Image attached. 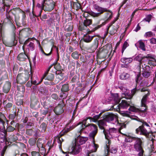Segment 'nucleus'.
I'll use <instances>...</instances> for the list:
<instances>
[{
    "mask_svg": "<svg viewBox=\"0 0 156 156\" xmlns=\"http://www.w3.org/2000/svg\"><path fill=\"white\" fill-rule=\"evenodd\" d=\"M139 90H140L141 92H147V93H145V95L143 96L141 101V107H144L145 108L143 109L142 110H140L139 109L136 108L134 106H131L129 110L133 112L141 111L143 112L147 110V107L146 105V101L147 100V97L150 95V91L148 90L147 88L143 87L142 88H138V87H135L131 90L130 94H129L127 92L126 93H123V94L125 96H123V97L126 99H131L132 98L133 95L135 93L137 92Z\"/></svg>",
    "mask_w": 156,
    "mask_h": 156,
    "instance_id": "obj_1",
    "label": "nucleus"
},
{
    "mask_svg": "<svg viewBox=\"0 0 156 156\" xmlns=\"http://www.w3.org/2000/svg\"><path fill=\"white\" fill-rule=\"evenodd\" d=\"M101 114L98 115L94 116L93 118L89 117L84 119L82 122H79L77 124V126L81 125L82 127H88V129L92 130L90 133L89 136L94 140V137L98 132V128L96 125L92 124L87 123V121L89 119V122H96L100 117Z\"/></svg>",
    "mask_w": 156,
    "mask_h": 156,
    "instance_id": "obj_2",
    "label": "nucleus"
},
{
    "mask_svg": "<svg viewBox=\"0 0 156 156\" xmlns=\"http://www.w3.org/2000/svg\"><path fill=\"white\" fill-rule=\"evenodd\" d=\"M118 131V130L114 128H110L109 131L103 130V133L105 136V138L107 140L106 142V150H105V153L106 154H107L108 153V149L109 148V145L111 143V139L112 138L113 134L115 133Z\"/></svg>",
    "mask_w": 156,
    "mask_h": 156,
    "instance_id": "obj_3",
    "label": "nucleus"
},
{
    "mask_svg": "<svg viewBox=\"0 0 156 156\" xmlns=\"http://www.w3.org/2000/svg\"><path fill=\"white\" fill-rule=\"evenodd\" d=\"M135 141L133 147L135 151L138 152V156H143L144 151L143 148L144 142L143 138L135 137L134 138Z\"/></svg>",
    "mask_w": 156,
    "mask_h": 156,
    "instance_id": "obj_4",
    "label": "nucleus"
},
{
    "mask_svg": "<svg viewBox=\"0 0 156 156\" xmlns=\"http://www.w3.org/2000/svg\"><path fill=\"white\" fill-rule=\"evenodd\" d=\"M55 3L52 0H43L42 6L45 11H51L54 8Z\"/></svg>",
    "mask_w": 156,
    "mask_h": 156,
    "instance_id": "obj_5",
    "label": "nucleus"
},
{
    "mask_svg": "<svg viewBox=\"0 0 156 156\" xmlns=\"http://www.w3.org/2000/svg\"><path fill=\"white\" fill-rule=\"evenodd\" d=\"M94 8L99 12L95 13L93 12H90V15L94 17H97L99 16L104 12L108 11L107 9L100 7L98 5H95L94 6Z\"/></svg>",
    "mask_w": 156,
    "mask_h": 156,
    "instance_id": "obj_6",
    "label": "nucleus"
},
{
    "mask_svg": "<svg viewBox=\"0 0 156 156\" xmlns=\"http://www.w3.org/2000/svg\"><path fill=\"white\" fill-rule=\"evenodd\" d=\"M80 125L82 129L78 131V133H80V135H78L76 138L75 139V143L80 146V145L85 144L88 138L85 137H82L80 136V135L82 133L83 129L85 128V127H82L81 125Z\"/></svg>",
    "mask_w": 156,
    "mask_h": 156,
    "instance_id": "obj_7",
    "label": "nucleus"
},
{
    "mask_svg": "<svg viewBox=\"0 0 156 156\" xmlns=\"http://www.w3.org/2000/svg\"><path fill=\"white\" fill-rule=\"evenodd\" d=\"M30 74L27 72L25 73L18 74L17 77V81L20 84H23L29 79Z\"/></svg>",
    "mask_w": 156,
    "mask_h": 156,
    "instance_id": "obj_8",
    "label": "nucleus"
},
{
    "mask_svg": "<svg viewBox=\"0 0 156 156\" xmlns=\"http://www.w3.org/2000/svg\"><path fill=\"white\" fill-rule=\"evenodd\" d=\"M117 20V19H116L115 20L109 24V25L107 29L106 35H107L108 33L109 30V33L111 35H112L115 33L117 31V29L119 27V26L117 24L113 26H112V25L113 24L115 23V22Z\"/></svg>",
    "mask_w": 156,
    "mask_h": 156,
    "instance_id": "obj_9",
    "label": "nucleus"
},
{
    "mask_svg": "<svg viewBox=\"0 0 156 156\" xmlns=\"http://www.w3.org/2000/svg\"><path fill=\"white\" fill-rule=\"evenodd\" d=\"M93 140V143L92 145L89 146V150H87V156H95V154L93 153L96 151L98 147V145L94 143V139Z\"/></svg>",
    "mask_w": 156,
    "mask_h": 156,
    "instance_id": "obj_10",
    "label": "nucleus"
},
{
    "mask_svg": "<svg viewBox=\"0 0 156 156\" xmlns=\"http://www.w3.org/2000/svg\"><path fill=\"white\" fill-rule=\"evenodd\" d=\"M81 150L80 146L74 143L73 146L69 148V153L73 154H76L79 153Z\"/></svg>",
    "mask_w": 156,
    "mask_h": 156,
    "instance_id": "obj_11",
    "label": "nucleus"
},
{
    "mask_svg": "<svg viewBox=\"0 0 156 156\" xmlns=\"http://www.w3.org/2000/svg\"><path fill=\"white\" fill-rule=\"evenodd\" d=\"M104 119L107 122L112 121L114 119H115V124L116 125H117L119 124V121L117 120L116 116L113 114H108L105 115L104 117Z\"/></svg>",
    "mask_w": 156,
    "mask_h": 156,
    "instance_id": "obj_12",
    "label": "nucleus"
},
{
    "mask_svg": "<svg viewBox=\"0 0 156 156\" xmlns=\"http://www.w3.org/2000/svg\"><path fill=\"white\" fill-rule=\"evenodd\" d=\"M136 133L137 134L145 136L146 137H148L149 133L147 130L143 126H140L136 129Z\"/></svg>",
    "mask_w": 156,
    "mask_h": 156,
    "instance_id": "obj_13",
    "label": "nucleus"
},
{
    "mask_svg": "<svg viewBox=\"0 0 156 156\" xmlns=\"http://www.w3.org/2000/svg\"><path fill=\"white\" fill-rule=\"evenodd\" d=\"M65 106L63 101L60 102L58 105L54 109V111L55 113L57 115H59L62 114L64 112V109L63 108Z\"/></svg>",
    "mask_w": 156,
    "mask_h": 156,
    "instance_id": "obj_14",
    "label": "nucleus"
},
{
    "mask_svg": "<svg viewBox=\"0 0 156 156\" xmlns=\"http://www.w3.org/2000/svg\"><path fill=\"white\" fill-rule=\"evenodd\" d=\"M144 57H143L141 54H139L135 57L134 59V60L137 61L139 62L140 65V67L142 66V68H146V69H148L149 68V66L147 65H146L145 64H143V60Z\"/></svg>",
    "mask_w": 156,
    "mask_h": 156,
    "instance_id": "obj_15",
    "label": "nucleus"
},
{
    "mask_svg": "<svg viewBox=\"0 0 156 156\" xmlns=\"http://www.w3.org/2000/svg\"><path fill=\"white\" fill-rule=\"evenodd\" d=\"M31 32V31L30 28H26L21 30L19 32V34L20 36L27 37L29 36Z\"/></svg>",
    "mask_w": 156,
    "mask_h": 156,
    "instance_id": "obj_16",
    "label": "nucleus"
},
{
    "mask_svg": "<svg viewBox=\"0 0 156 156\" xmlns=\"http://www.w3.org/2000/svg\"><path fill=\"white\" fill-rule=\"evenodd\" d=\"M51 66H50L44 73L43 77V78H45V79L50 81H52L54 79V75L52 73H48Z\"/></svg>",
    "mask_w": 156,
    "mask_h": 156,
    "instance_id": "obj_17",
    "label": "nucleus"
},
{
    "mask_svg": "<svg viewBox=\"0 0 156 156\" xmlns=\"http://www.w3.org/2000/svg\"><path fill=\"white\" fill-rule=\"evenodd\" d=\"M129 102L126 100H122L121 102L118 106V108L119 110L120 109H126L129 106Z\"/></svg>",
    "mask_w": 156,
    "mask_h": 156,
    "instance_id": "obj_18",
    "label": "nucleus"
},
{
    "mask_svg": "<svg viewBox=\"0 0 156 156\" xmlns=\"http://www.w3.org/2000/svg\"><path fill=\"white\" fill-rule=\"evenodd\" d=\"M105 12L104 14V18L106 21H108L110 20L113 16L112 12L108 9L107 11H106Z\"/></svg>",
    "mask_w": 156,
    "mask_h": 156,
    "instance_id": "obj_19",
    "label": "nucleus"
},
{
    "mask_svg": "<svg viewBox=\"0 0 156 156\" xmlns=\"http://www.w3.org/2000/svg\"><path fill=\"white\" fill-rule=\"evenodd\" d=\"M98 38H96L94 40V42L89 48L92 52H94L98 47Z\"/></svg>",
    "mask_w": 156,
    "mask_h": 156,
    "instance_id": "obj_20",
    "label": "nucleus"
},
{
    "mask_svg": "<svg viewBox=\"0 0 156 156\" xmlns=\"http://www.w3.org/2000/svg\"><path fill=\"white\" fill-rule=\"evenodd\" d=\"M4 141L8 142L11 143V141L8 140L6 137V134L5 133L0 132V142H3Z\"/></svg>",
    "mask_w": 156,
    "mask_h": 156,
    "instance_id": "obj_21",
    "label": "nucleus"
},
{
    "mask_svg": "<svg viewBox=\"0 0 156 156\" xmlns=\"http://www.w3.org/2000/svg\"><path fill=\"white\" fill-rule=\"evenodd\" d=\"M133 119L142 123V125L140 126H143L144 127V126H145L148 128L149 129H150V126L149 124L145 121L144 120L140 119L139 118L136 117Z\"/></svg>",
    "mask_w": 156,
    "mask_h": 156,
    "instance_id": "obj_22",
    "label": "nucleus"
},
{
    "mask_svg": "<svg viewBox=\"0 0 156 156\" xmlns=\"http://www.w3.org/2000/svg\"><path fill=\"white\" fill-rule=\"evenodd\" d=\"M27 58V56L24 53H22L18 55L17 57V59L20 61H24Z\"/></svg>",
    "mask_w": 156,
    "mask_h": 156,
    "instance_id": "obj_23",
    "label": "nucleus"
},
{
    "mask_svg": "<svg viewBox=\"0 0 156 156\" xmlns=\"http://www.w3.org/2000/svg\"><path fill=\"white\" fill-rule=\"evenodd\" d=\"M11 83L9 82H7L3 87V90L4 92L7 93L10 88Z\"/></svg>",
    "mask_w": 156,
    "mask_h": 156,
    "instance_id": "obj_24",
    "label": "nucleus"
},
{
    "mask_svg": "<svg viewBox=\"0 0 156 156\" xmlns=\"http://www.w3.org/2000/svg\"><path fill=\"white\" fill-rule=\"evenodd\" d=\"M143 68L144 70L143 71L142 73V76L145 78H148L151 75V72L148 71L150 68L149 67V69H146V68L144 67Z\"/></svg>",
    "mask_w": 156,
    "mask_h": 156,
    "instance_id": "obj_25",
    "label": "nucleus"
},
{
    "mask_svg": "<svg viewBox=\"0 0 156 156\" xmlns=\"http://www.w3.org/2000/svg\"><path fill=\"white\" fill-rule=\"evenodd\" d=\"M94 37V36H91L88 34H86L84 36L83 39L85 42L89 43L91 41Z\"/></svg>",
    "mask_w": 156,
    "mask_h": 156,
    "instance_id": "obj_26",
    "label": "nucleus"
},
{
    "mask_svg": "<svg viewBox=\"0 0 156 156\" xmlns=\"http://www.w3.org/2000/svg\"><path fill=\"white\" fill-rule=\"evenodd\" d=\"M133 60V59L131 58H126L124 57L121 59V61L125 64H128L131 63Z\"/></svg>",
    "mask_w": 156,
    "mask_h": 156,
    "instance_id": "obj_27",
    "label": "nucleus"
},
{
    "mask_svg": "<svg viewBox=\"0 0 156 156\" xmlns=\"http://www.w3.org/2000/svg\"><path fill=\"white\" fill-rule=\"evenodd\" d=\"M12 3V0H3V4L4 6H6L7 8V9L10 8Z\"/></svg>",
    "mask_w": 156,
    "mask_h": 156,
    "instance_id": "obj_28",
    "label": "nucleus"
},
{
    "mask_svg": "<svg viewBox=\"0 0 156 156\" xmlns=\"http://www.w3.org/2000/svg\"><path fill=\"white\" fill-rule=\"evenodd\" d=\"M14 11H15L17 12L20 13L21 15L22 16V21L23 22H24L25 18L26 17V15L25 13L23 12L20 8H16L14 9Z\"/></svg>",
    "mask_w": 156,
    "mask_h": 156,
    "instance_id": "obj_29",
    "label": "nucleus"
},
{
    "mask_svg": "<svg viewBox=\"0 0 156 156\" xmlns=\"http://www.w3.org/2000/svg\"><path fill=\"white\" fill-rule=\"evenodd\" d=\"M105 120H101L98 122V125L99 128L101 129H104V126L106 125V122Z\"/></svg>",
    "mask_w": 156,
    "mask_h": 156,
    "instance_id": "obj_30",
    "label": "nucleus"
},
{
    "mask_svg": "<svg viewBox=\"0 0 156 156\" xmlns=\"http://www.w3.org/2000/svg\"><path fill=\"white\" fill-rule=\"evenodd\" d=\"M65 30L67 31H71L73 29V26L71 23H67L64 27Z\"/></svg>",
    "mask_w": 156,
    "mask_h": 156,
    "instance_id": "obj_31",
    "label": "nucleus"
},
{
    "mask_svg": "<svg viewBox=\"0 0 156 156\" xmlns=\"http://www.w3.org/2000/svg\"><path fill=\"white\" fill-rule=\"evenodd\" d=\"M79 29L80 31H83L85 33H87L89 31L88 28L83 24H81L80 26Z\"/></svg>",
    "mask_w": 156,
    "mask_h": 156,
    "instance_id": "obj_32",
    "label": "nucleus"
},
{
    "mask_svg": "<svg viewBox=\"0 0 156 156\" xmlns=\"http://www.w3.org/2000/svg\"><path fill=\"white\" fill-rule=\"evenodd\" d=\"M129 74L125 73H122L120 76V78L122 80L128 79L129 78Z\"/></svg>",
    "mask_w": 156,
    "mask_h": 156,
    "instance_id": "obj_33",
    "label": "nucleus"
},
{
    "mask_svg": "<svg viewBox=\"0 0 156 156\" xmlns=\"http://www.w3.org/2000/svg\"><path fill=\"white\" fill-rule=\"evenodd\" d=\"M146 58H148V62H156V57L151 54L147 55Z\"/></svg>",
    "mask_w": 156,
    "mask_h": 156,
    "instance_id": "obj_34",
    "label": "nucleus"
},
{
    "mask_svg": "<svg viewBox=\"0 0 156 156\" xmlns=\"http://www.w3.org/2000/svg\"><path fill=\"white\" fill-rule=\"evenodd\" d=\"M47 125L46 123L43 122L40 126L39 131L41 132H44L45 131Z\"/></svg>",
    "mask_w": 156,
    "mask_h": 156,
    "instance_id": "obj_35",
    "label": "nucleus"
},
{
    "mask_svg": "<svg viewBox=\"0 0 156 156\" xmlns=\"http://www.w3.org/2000/svg\"><path fill=\"white\" fill-rule=\"evenodd\" d=\"M15 12V13L12 12V14H13L14 15L15 18V21L16 22H17L20 20V16L21 15L20 14V12L16 11Z\"/></svg>",
    "mask_w": 156,
    "mask_h": 156,
    "instance_id": "obj_36",
    "label": "nucleus"
},
{
    "mask_svg": "<svg viewBox=\"0 0 156 156\" xmlns=\"http://www.w3.org/2000/svg\"><path fill=\"white\" fill-rule=\"evenodd\" d=\"M138 44L139 45V47L143 50L145 51V45L144 43L141 41H139L137 43L135 44V45L136 46V44Z\"/></svg>",
    "mask_w": 156,
    "mask_h": 156,
    "instance_id": "obj_37",
    "label": "nucleus"
},
{
    "mask_svg": "<svg viewBox=\"0 0 156 156\" xmlns=\"http://www.w3.org/2000/svg\"><path fill=\"white\" fill-rule=\"evenodd\" d=\"M5 48L2 44H0V57L3 56L4 55Z\"/></svg>",
    "mask_w": 156,
    "mask_h": 156,
    "instance_id": "obj_38",
    "label": "nucleus"
},
{
    "mask_svg": "<svg viewBox=\"0 0 156 156\" xmlns=\"http://www.w3.org/2000/svg\"><path fill=\"white\" fill-rule=\"evenodd\" d=\"M135 137L131 136H127L125 138V141L126 142L131 143L134 141V138Z\"/></svg>",
    "mask_w": 156,
    "mask_h": 156,
    "instance_id": "obj_39",
    "label": "nucleus"
},
{
    "mask_svg": "<svg viewBox=\"0 0 156 156\" xmlns=\"http://www.w3.org/2000/svg\"><path fill=\"white\" fill-rule=\"evenodd\" d=\"M113 99L115 102L117 104L119 103L120 101V99L119 98L118 94H115L113 95Z\"/></svg>",
    "mask_w": 156,
    "mask_h": 156,
    "instance_id": "obj_40",
    "label": "nucleus"
},
{
    "mask_svg": "<svg viewBox=\"0 0 156 156\" xmlns=\"http://www.w3.org/2000/svg\"><path fill=\"white\" fill-rule=\"evenodd\" d=\"M69 90V86L68 84H65L62 87L61 90L62 92H67Z\"/></svg>",
    "mask_w": 156,
    "mask_h": 156,
    "instance_id": "obj_41",
    "label": "nucleus"
},
{
    "mask_svg": "<svg viewBox=\"0 0 156 156\" xmlns=\"http://www.w3.org/2000/svg\"><path fill=\"white\" fill-rule=\"evenodd\" d=\"M11 12H7L6 14V18L8 20V22H10L13 20V18L11 17Z\"/></svg>",
    "mask_w": 156,
    "mask_h": 156,
    "instance_id": "obj_42",
    "label": "nucleus"
},
{
    "mask_svg": "<svg viewBox=\"0 0 156 156\" xmlns=\"http://www.w3.org/2000/svg\"><path fill=\"white\" fill-rule=\"evenodd\" d=\"M109 146H110V145H109V148H108V153L107 154H105V150H106V146H105V151H104V152H105V154H105V156H107L108 154H109V152H111V153H115V152H116V150L115 149H111V150H109Z\"/></svg>",
    "mask_w": 156,
    "mask_h": 156,
    "instance_id": "obj_43",
    "label": "nucleus"
},
{
    "mask_svg": "<svg viewBox=\"0 0 156 156\" xmlns=\"http://www.w3.org/2000/svg\"><path fill=\"white\" fill-rule=\"evenodd\" d=\"M108 52L106 49L103 50L101 51H100V55H103V57L105 58L108 54Z\"/></svg>",
    "mask_w": 156,
    "mask_h": 156,
    "instance_id": "obj_44",
    "label": "nucleus"
},
{
    "mask_svg": "<svg viewBox=\"0 0 156 156\" xmlns=\"http://www.w3.org/2000/svg\"><path fill=\"white\" fill-rule=\"evenodd\" d=\"M73 6L74 9L77 10L80 8V5L79 3L77 2H75L73 3Z\"/></svg>",
    "mask_w": 156,
    "mask_h": 156,
    "instance_id": "obj_45",
    "label": "nucleus"
},
{
    "mask_svg": "<svg viewBox=\"0 0 156 156\" xmlns=\"http://www.w3.org/2000/svg\"><path fill=\"white\" fill-rule=\"evenodd\" d=\"M71 56L74 59H77L79 58V54L77 51H75L72 53Z\"/></svg>",
    "mask_w": 156,
    "mask_h": 156,
    "instance_id": "obj_46",
    "label": "nucleus"
},
{
    "mask_svg": "<svg viewBox=\"0 0 156 156\" xmlns=\"http://www.w3.org/2000/svg\"><path fill=\"white\" fill-rule=\"evenodd\" d=\"M92 23V20L89 19H86L84 21L83 24L87 27L90 25Z\"/></svg>",
    "mask_w": 156,
    "mask_h": 156,
    "instance_id": "obj_47",
    "label": "nucleus"
},
{
    "mask_svg": "<svg viewBox=\"0 0 156 156\" xmlns=\"http://www.w3.org/2000/svg\"><path fill=\"white\" fill-rule=\"evenodd\" d=\"M155 34H153L151 31H149L145 33L144 36L146 37H151L153 36H154Z\"/></svg>",
    "mask_w": 156,
    "mask_h": 156,
    "instance_id": "obj_48",
    "label": "nucleus"
},
{
    "mask_svg": "<svg viewBox=\"0 0 156 156\" xmlns=\"http://www.w3.org/2000/svg\"><path fill=\"white\" fill-rule=\"evenodd\" d=\"M129 46V44L126 41H125L122 46V54L123 53L124 50L126 48Z\"/></svg>",
    "mask_w": 156,
    "mask_h": 156,
    "instance_id": "obj_49",
    "label": "nucleus"
},
{
    "mask_svg": "<svg viewBox=\"0 0 156 156\" xmlns=\"http://www.w3.org/2000/svg\"><path fill=\"white\" fill-rule=\"evenodd\" d=\"M141 80V77L140 73H139L137 75L136 77V82L138 83Z\"/></svg>",
    "mask_w": 156,
    "mask_h": 156,
    "instance_id": "obj_50",
    "label": "nucleus"
},
{
    "mask_svg": "<svg viewBox=\"0 0 156 156\" xmlns=\"http://www.w3.org/2000/svg\"><path fill=\"white\" fill-rule=\"evenodd\" d=\"M37 12L36 14H35L33 12V16H39L41 15V13L42 12V9L39 8L37 10Z\"/></svg>",
    "mask_w": 156,
    "mask_h": 156,
    "instance_id": "obj_51",
    "label": "nucleus"
},
{
    "mask_svg": "<svg viewBox=\"0 0 156 156\" xmlns=\"http://www.w3.org/2000/svg\"><path fill=\"white\" fill-rule=\"evenodd\" d=\"M29 143L31 146H33L35 144L36 140L34 138H30L29 139Z\"/></svg>",
    "mask_w": 156,
    "mask_h": 156,
    "instance_id": "obj_52",
    "label": "nucleus"
},
{
    "mask_svg": "<svg viewBox=\"0 0 156 156\" xmlns=\"http://www.w3.org/2000/svg\"><path fill=\"white\" fill-rule=\"evenodd\" d=\"M54 68L57 70H59L61 69V66L59 63H55L54 64Z\"/></svg>",
    "mask_w": 156,
    "mask_h": 156,
    "instance_id": "obj_53",
    "label": "nucleus"
},
{
    "mask_svg": "<svg viewBox=\"0 0 156 156\" xmlns=\"http://www.w3.org/2000/svg\"><path fill=\"white\" fill-rule=\"evenodd\" d=\"M39 151H32L31 152V154L32 156H41Z\"/></svg>",
    "mask_w": 156,
    "mask_h": 156,
    "instance_id": "obj_54",
    "label": "nucleus"
},
{
    "mask_svg": "<svg viewBox=\"0 0 156 156\" xmlns=\"http://www.w3.org/2000/svg\"><path fill=\"white\" fill-rule=\"evenodd\" d=\"M37 147L39 148V151H40V148L42 147L43 146V144L40 142V140H38L37 143Z\"/></svg>",
    "mask_w": 156,
    "mask_h": 156,
    "instance_id": "obj_55",
    "label": "nucleus"
},
{
    "mask_svg": "<svg viewBox=\"0 0 156 156\" xmlns=\"http://www.w3.org/2000/svg\"><path fill=\"white\" fill-rule=\"evenodd\" d=\"M29 49L33 51L35 47L34 44L32 42H30L28 45Z\"/></svg>",
    "mask_w": 156,
    "mask_h": 156,
    "instance_id": "obj_56",
    "label": "nucleus"
},
{
    "mask_svg": "<svg viewBox=\"0 0 156 156\" xmlns=\"http://www.w3.org/2000/svg\"><path fill=\"white\" fill-rule=\"evenodd\" d=\"M34 131L32 129H27L26 131V134L28 135H32Z\"/></svg>",
    "mask_w": 156,
    "mask_h": 156,
    "instance_id": "obj_57",
    "label": "nucleus"
},
{
    "mask_svg": "<svg viewBox=\"0 0 156 156\" xmlns=\"http://www.w3.org/2000/svg\"><path fill=\"white\" fill-rule=\"evenodd\" d=\"M64 141V140L61 137H60L58 139V142L59 144V146L60 148L61 146L62 143Z\"/></svg>",
    "mask_w": 156,
    "mask_h": 156,
    "instance_id": "obj_58",
    "label": "nucleus"
},
{
    "mask_svg": "<svg viewBox=\"0 0 156 156\" xmlns=\"http://www.w3.org/2000/svg\"><path fill=\"white\" fill-rule=\"evenodd\" d=\"M15 128L11 126H9L7 129V131L8 132H11L13 131L14 129Z\"/></svg>",
    "mask_w": 156,
    "mask_h": 156,
    "instance_id": "obj_59",
    "label": "nucleus"
},
{
    "mask_svg": "<svg viewBox=\"0 0 156 156\" xmlns=\"http://www.w3.org/2000/svg\"><path fill=\"white\" fill-rule=\"evenodd\" d=\"M105 23H106L105 22H104L102 23L101 24L98 25L97 26V27H95L94 29V30H96L100 28L102 26L105 25Z\"/></svg>",
    "mask_w": 156,
    "mask_h": 156,
    "instance_id": "obj_60",
    "label": "nucleus"
},
{
    "mask_svg": "<svg viewBox=\"0 0 156 156\" xmlns=\"http://www.w3.org/2000/svg\"><path fill=\"white\" fill-rule=\"evenodd\" d=\"M18 90L22 92H24L25 90V87L23 86L18 87Z\"/></svg>",
    "mask_w": 156,
    "mask_h": 156,
    "instance_id": "obj_61",
    "label": "nucleus"
},
{
    "mask_svg": "<svg viewBox=\"0 0 156 156\" xmlns=\"http://www.w3.org/2000/svg\"><path fill=\"white\" fill-rule=\"evenodd\" d=\"M151 15H148L145 19L144 20H145L146 21L149 22L151 19Z\"/></svg>",
    "mask_w": 156,
    "mask_h": 156,
    "instance_id": "obj_62",
    "label": "nucleus"
},
{
    "mask_svg": "<svg viewBox=\"0 0 156 156\" xmlns=\"http://www.w3.org/2000/svg\"><path fill=\"white\" fill-rule=\"evenodd\" d=\"M62 92L60 95V97L61 98H63V99H65L67 97V94L64 92Z\"/></svg>",
    "mask_w": 156,
    "mask_h": 156,
    "instance_id": "obj_63",
    "label": "nucleus"
},
{
    "mask_svg": "<svg viewBox=\"0 0 156 156\" xmlns=\"http://www.w3.org/2000/svg\"><path fill=\"white\" fill-rule=\"evenodd\" d=\"M150 43L152 44H156V39L152 38L150 40Z\"/></svg>",
    "mask_w": 156,
    "mask_h": 156,
    "instance_id": "obj_64",
    "label": "nucleus"
}]
</instances>
